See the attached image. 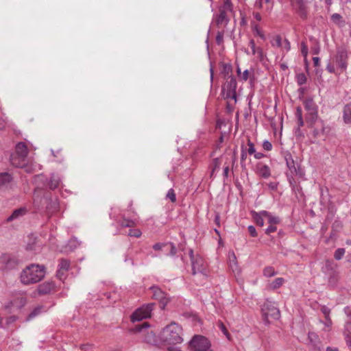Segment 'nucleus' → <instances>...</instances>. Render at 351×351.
Wrapping results in <instances>:
<instances>
[{"mask_svg":"<svg viewBox=\"0 0 351 351\" xmlns=\"http://www.w3.org/2000/svg\"><path fill=\"white\" fill-rule=\"evenodd\" d=\"M237 83L236 78L230 75L226 79V82L222 86L221 95L224 99H234L237 101Z\"/></svg>","mask_w":351,"mask_h":351,"instance_id":"nucleus-3","label":"nucleus"},{"mask_svg":"<svg viewBox=\"0 0 351 351\" xmlns=\"http://www.w3.org/2000/svg\"><path fill=\"white\" fill-rule=\"evenodd\" d=\"M60 180L58 178H56L53 174L51 175L49 182L48 183V186L50 189H56L59 186Z\"/></svg>","mask_w":351,"mask_h":351,"instance_id":"nucleus-32","label":"nucleus"},{"mask_svg":"<svg viewBox=\"0 0 351 351\" xmlns=\"http://www.w3.org/2000/svg\"><path fill=\"white\" fill-rule=\"evenodd\" d=\"M335 263L332 260H326L325 263L324 269L326 270V272L328 274L329 272L335 271Z\"/></svg>","mask_w":351,"mask_h":351,"instance_id":"nucleus-41","label":"nucleus"},{"mask_svg":"<svg viewBox=\"0 0 351 351\" xmlns=\"http://www.w3.org/2000/svg\"><path fill=\"white\" fill-rule=\"evenodd\" d=\"M248 232L251 237H257V232L254 226H249L247 227Z\"/></svg>","mask_w":351,"mask_h":351,"instance_id":"nucleus-58","label":"nucleus"},{"mask_svg":"<svg viewBox=\"0 0 351 351\" xmlns=\"http://www.w3.org/2000/svg\"><path fill=\"white\" fill-rule=\"evenodd\" d=\"M272 144L269 141H264L263 143V148L265 151H271L272 149Z\"/></svg>","mask_w":351,"mask_h":351,"instance_id":"nucleus-56","label":"nucleus"},{"mask_svg":"<svg viewBox=\"0 0 351 351\" xmlns=\"http://www.w3.org/2000/svg\"><path fill=\"white\" fill-rule=\"evenodd\" d=\"M294 134L297 138H304V134L301 130V129L300 128H295Z\"/></svg>","mask_w":351,"mask_h":351,"instance_id":"nucleus-53","label":"nucleus"},{"mask_svg":"<svg viewBox=\"0 0 351 351\" xmlns=\"http://www.w3.org/2000/svg\"><path fill=\"white\" fill-rule=\"evenodd\" d=\"M167 243H156L153 245V249L154 250H162L163 248H166Z\"/></svg>","mask_w":351,"mask_h":351,"instance_id":"nucleus-55","label":"nucleus"},{"mask_svg":"<svg viewBox=\"0 0 351 351\" xmlns=\"http://www.w3.org/2000/svg\"><path fill=\"white\" fill-rule=\"evenodd\" d=\"M348 53L343 47H338L335 55V62L341 70H345L348 65Z\"/></svg>","mask_w":351,"mask_h":351,"instance_id":"nucleus-12","label":"nucleus"},{"mask_svg":"<svg viewBox=\"0 0 351 351\" xmlns=\"http://www.w3.org/2000/svg\"><path fill=\"white\" fill-rule=\"evenodd\" d=\"M301 53L304 58L308 55V47L304 41H302L301 43Z\"/></svg>","mask_w":351,"mask_h":351,"instance_id":"nucleus-52","label":"nucleus"},{"mask_svg":"<svg viewBox=\"0 0 351 351\" xmlns=\"http://www.w3.org/2000/svg\"><path fill=\"white\" fill-rule=\"evenodd\" d=\"M229 173H230V167L227 163H225V166L223 167V176L225 179H227L229 178Z\"/></svg>","mask_w":351,"mask_h":351,"instance_id":"nucleus-60","label":"nucleus"},{"mask_svg":"<svg viewBox=\"0 0 351 351\" xmlns=\"http://www.w3.org/2000/svg\"><path fill=\"white\" fill-rule=\"evenodd\" d=\"M141 234V231L139 229H130L128 232V236L136 238L140 237Z\"/></svg>","mask_w":351,"mask_h":351,"instance_id":"nucleus-48","label":"nucleus"},{"mask_svg":"<svg viewBox=\"0 0 351 351\" xmlns=\"http://www.w3.org/2000/svg\"><path fill=\"white\" fill-rule=\"evenodd\" d=\"M119 225L121 228H132L134 226L135 223L131 219L123 218L121 221H120Z\"/></svg>","mask_w":351,"mask_h":351,"instance_id":"nucleus-38","label":"nucleus"},{"mask_svg":"<svg viewBox=\"0 0 351 351\" xmlns=\"http://www.w3.org/2000/svg\"><path fill=\"white\" fill-rule=\"evenodd\" d=\"M292 190L296 194H300L301 196L304 195L303 192H302V189L301 186L299 184H295V186H293Z\"/></svg>","mask_w":351,"mask_h":351,"instance_id":"nucleus-59","label":"nucleus"},{"mask_svg":"<svg viewBox=\"0 0 351 351\" xmlns=\"http://www.w3.org/2000/svg\"><path fill=\"white\" fill-rule=\"evenodd\" d=\"M149 327V325L148 322H145L142 324L136 325L134 329H138V330L146 329Z\"/></svg>","mask_w":351,"mask_h":351,"instance_id":"nucleus-63","label":"nucleus"},{"mask_svg":"<svg viewBox=\"0 0 351 351\" xmlns=\"http://www.w3.org/2000/svg\"><path fill=\"white\" fill-rule=\"evenodd\" d=\"M66 272V271H63V270L60 269V268H58L57 271H56V276H57V278H59L61 280H63L64 278Z\"/></svg>","mask_w":351,"mask_h":351,"instance_id":"nucleus-61","label":"nucleus"},{"mask_svg":"<svg viewBox=\"0 0 351 351\" xmlns=\"http://www.w3.org/2000/svg\"><path fill=\"white\" fill-rule=\"evenodd\" d=\"M12 154L20 156L22 158L27 157L28 154V149L26 144L23 142L18 143L15 147V152Z\"/></svg>","mask_w":351,"mask_h":351,"instance_id":"nucleus-20","label":"nucleus"},{"mask_svg":"<svg viewBox=\"0 0 351 351\" xmlns=\"http://www.w3.org/2000/svg\"><path fill=\"white\" fill-rule=\"evenodd\" d=\"M284 49H285L287 51L290 50L291 49V44L290 42L287 39H285L282 42V46Z\"/></svg>","mask_w":351,"mask_h":351,"instance_id":"nucleus-64","label":"nucleus"},{"mask_svg":"<svg viewBox=\"0 0 351 351\" xmlns=\"http://www.w3.org/2000/svg\"><path fill=\"white\" fill-rule=\"evenodd\" d=\"M322 313L324 314V315H325V317H326V319L327 322H328L329 324H330V323H331V322H330V319H329V314H330V309H329V308H327V307H326V306H323V307L322 308Z\"/></svg>","mask_w":351,"mask_h":351,"instance_id":"nucleus-54","label":"nucleus"},{"mask_svg":"<svg viewBox=\"0 0 351 351\" xmlns=\"http://www.w3.org/2000/svg\"><path fill=\"white\" fill-rule=\"evenodd\" d=\"M303 104L304 106V109L307 111V112L318 110V106L315 103L312 97L306 98L303 101Z\"/></svg>","mask_w":351,"mask_h":351,"instance_id":"nucleus-24","label":"nucleus"},{"mask_svg":"<svg viewBox=\"0 0 351 351\" xmlns=\"http://www.w3.org/2000/svg\"><path fill=\"white\" fill-rule=\"evenodd\" d=\"M343 119L346 123H351V104H346L343 110Z\"/></svg>","mask_w":351,"mask_h":351,"instance_id":"nucleus-28","label":"nucleus"},{"mask_svg":"<svg viewBox=\"0 0 351 351\" xmlns=\"http://www.w3.org/2000/svg\"><path fill=\"white\" fill-rule=\"evenodd\" d=\"M146 333L144 335L145 341L147 343L160 346L162 345V338L165 332H170L169 330H145Z\"/></svg>","mask_w":351,"mask_h":351,"instance_id":"nucleus-6","label":"nucleus"},{"mask_svg":"<svg viewBox=\"0 0 351 351\" xmlns=\"http://www.w3.org/2000/svg\"><path fill=\"white\" fill-rule=\"evenodd\" d=\"M27 213V209L25 208H19L17 209H15L12 213L9 216L6 221L8 222L12 221L15 219H19V217L25 215Z\"/></svg>","mask_w":351,"mask_h":351,"instance_id":"nucleus-21","label":"nucleus"},{"mask_svg":"<svg viewBox=\"0 0 351 351\" xmlns=\"http://www.w3.org/2000/svg\"><path fill=\"white\" fill-rule=\"evenodd\" d=\"M249 46L252 49V53L253 55L257 53L260 58L263 57V49L261 47H256L255 41L254 39H250L249 41Z\"/></svg>","mask_w":351,"mask_h":351,"instance_id":"nucleus-29","label":"nucleus"},{"mask_svg":"<svg viewBox=\"0 0 351 351\" xmlns=\"http://www.w3.org/2000/svg\"><path fill=\"white\" fill-rule=\"evenodd\" d=\"M345 252H346V250L344 248H338L335 250V252L334 253V258L337 261H339L343 257Z\"/></svg>","mask_w":351,"mask_h":351,"instance_id":"nucleus-44","label":"nucleus"},{"mask_svg":"<svg viewBox=\"0 0 351 351\" xmlns=\"http://www.w3.org/2000/svg\"><path fill=\"white\" fill-rule=\"evenodd\" d=\"M192 274L194 276L197 273L207 276V264L199 255L191 261Z\"/></svg>","mask_w":351,"mask_h":351,"instance_id":"nucleus-9","label":"nucleus"},{"mask_svg":"<svg viewBox=\"0 0 351 351\" xmlns=\"http://www.w3.org/2000/svg\"><path fill=\"white\" fill-rule=\"evenodd\" d=\"M256 173L263 178L267 179L271 176L270 168L268 165L258 162L256 165Z\"/></svg>","mask_w":351,"mask_h":351,"instance_id":"nucleus-15","label":"nucleus"},{"mask_svg":"<svg viewBox=\"0 0 351 351\" xmlns=\"http://www.w3.org/2000/svg\"><path fill=\"white\" fill-rule=\"evenodd\" d=\"M232 67L230 64H223L221 73L224 75V77L226 79L230 75H232Z\"/></svg>","mask_w":351,"mask_h":351,"instance_id":"nucleus-34","label":"nucleus"},{"mask_svg":"<svg viewBox=\"0 0 351 351\" xmlns=\"http://www.w3.org/2000/svg\"><path fill=\"white\" fill-rule=\"evenodd\" d=\"M296 80L298 85L302 86L306 83L307 78L304 73H299L296 75Z\"/></svg>","mask_w":351,"mask_h":351,"instance_id":"nucleus-42","label":"nucleus"},{"mask_svg":"<svg viewBox=\"0 0 351 351\" xmlns=\"http://www.w3.org/2000/svg\"><path fill=\"white\" fill-rule=\"evenodd\" d=\"M184 317H186L189 322L193 323L194 327L201 326L202 324V319L194 313L186 312L184 313Z\"/></svg>","mask_w":351,"mask_h":351,"instance_id":"nucleus-17","label":"nucleus"},{"mask_svg":"<svg viewBox=\"0 0 351 351\" xmlns=\"http://www.w3.org/2000/svg\"><path fill=\"white\" fill-rule=\"evenodd\" d=\"M170 332H165L163 338H162V345H171L180 343L182 338L176 332V330H169Z\"/></svg>","mask_w":351,"mask_h":351,"instance_id":"nucleus-11","label":"nucleus"},{"mask_svg":"<svg viewBox=\"0 0 351 351\" xmlns=\"http://www.w3.org/2000/svg\"><path fill=\"white\" fill-rule=\"evenodd\" d=\"M247 145L248 148H247V152L250 155H253L255 154L256 149L254 147V144L251 141L250 138L247 137Z\"/></svg>","mask_w":351,"mask_h":351,"instance_id":"nucleus-43","label":"nucleus"},{"mask_svg":"<svg viewBox=\"0 0 351 351\" xmlns=\"http://www.w3.org/2000/svg\"><path fill=\"white\" fill-rule=\"evenodd\" d=\"M308 343L307 344L311 346L313 351H322L324 348L319 336L313 331H310L308 333Z\"/></svg>","mask_w":351,"mask_h":351,"instance_id":"nucleus-13","label":"nucleus"},{"mask_svg":"<svg viewBox=\"0 0 351 351\" xmlns=\"http://www.w3.org/2000/svg\"><path fill=\"white\" fill-rule=\"evenodd\" d=\"M12 176L8 172L0 173V186H6L12 180Z\"/></svg>","mask_w":351,"mask_h":351,"instance_id":"nucleus-27","label":"nucleus"},{"mask_svg":"<svg viewBox=\"0 0 351 351\" xmlns=\"http://www.w3.org/2000/svg\"><path fill=\"white\" fill-rule=\"evenodd\" d=\"M215 21L217 26L222 25L223 23L226 25L229 22V18L228 17L227 12H224L223 10H219V14L215 16Z\"/></svg>","mask_w":351,"mask_h":351,"instance_id":"nucleus-18","label":"nucleus"},{"mask_svg":"<svg viewBox=\"0 0 351 351\" xmlns=\"http://www.w3.org/2000/svg\"><path fill=\"white\" fill-rule=\"evenodd\" d=\"M328 282L332 285H336L339 280L337 272L336 271H332V272H329L328 274Z\"/></svg>","mask_w":351,"mask_h":351,"instance_id":"nucleus-36","label":"nucleus"},{"mask_svg":"<svg viewBox=\"0 0 351 351\" xmlns=\"http://www.w3.org/2000/svg\"><path fill=\"white\" fill-rule=\"evenodd\" d=\"M54 284L51 282H45L40 284L38 287V292L40 295L49 293L54 289Z\"/></svg>","mask_w":351,"mask_h":351,"instance_id":"nucleus-19","label":"nucleus"},{"mask_svg":"<svg viewBox=\"0 0 351 351\" xmlns=\"http://www.w3.org/2000/svg\"><path fill=\"white\" fill-rule=\"evenodd\" d=\"M263 313V322L265 326H269L271 321L269 318L277 320L280 317L279 309L271 302L267 301L261 308Z\"/></svg>","mask_w":351,"mask_h":351,"instance_id":"nucleus-2","label":"nucleus"},{"mask_svg":"<svg viewBox=\"0 0 351 351\" xmlns=\"http://www.w3.org/2000/svg\"><path fill=\"white\" fill-rule=\"evenodd\" d=\"M343 227L342 223L339 220H335L332 225V230L335 232H338Z\"/></svg>","mask_w":351,"mask_h":351,"instance_id":"nucleus-47","label":"nucleus"},{"mask_svg":"<svg viewBox=\"0 0 351 351\" xmlns=\"http://www.w3.org/2000/svg\"><path fill=\"white\" fill-rule=\"evenodd\" d=\"M19 264V260L14 256L4 254L0 256V265L2 269H14Z\"/></svg>","mask_w":351,"mask_h":351,"instance_id":"nucleus-10","label":"nucleus"},{"mask_svg":"<svg viewBox=\"0 0 351 351\" xmlns=\"http://www.w3.org/2000/svg\"><path fill=\"white\" fill-rule=\"evenodd\" d=\"M149 290L153 293L152 298L158 300L161 309H165V306L171 300L167 293L156 285H153L149 287Z\"/></svg>","mask_w":351,"mask_h":351,"instance_id":"nucleus-7","label":"nucleus"},{"mask_svg":"<svg viewBox=\"0 0 351 351\" xmlns=\"http://www.w3.org/2000/svg\"><path fill=\"white\" fill-rule=\"evenodd\" d=\"M285 281L283 278H277L269 284V288L271 290H276L280 288L284 284Z\"/></svg>","mask_w":351,"mask_h":351,"instance_id":"nucleus-30","label":"nucleus"},{"mask_svg":"<svg viewBox=\"0 0 351 351\" xmlns=\"http://www.w3.org/2000/svg\"><path fill=\"white\" fill-rule=\"evenodd\" d=\"M190 345L195 351H207L210 346L208 339L202 335H195Z\"/></svg>","mask_w":351,"mask_h":351,"instance_id":"nucleus-8","label":"nucleus"},{"mask_svg":"<svg viewBox=\"0 0 351 351\" xmlns=\"http://www.w3.org/2000/svg\"><path fill=\"white\" fill-rule=\"evenodd\" d=\"M166 250H169V252L167 254V256H173L177 253V248L174 243L171 242H168L166 244Z\"/></svg>","mask_w":351,"mask_h":351,"instance_id":"nucleus-35","label":"nucleus"},{"mask_svg":"<svg viewBox=\"0 0 351 351\" xmlns=\"http://www.w3.org/2000/svg\"><path fill=\"white\" fill-rule=\"evenodd\" d=\"M318 118V110L308 112L305 115L306 121L308 124H309L310 127H312L313 125L315 123Z\"/></svg>","mask_w":351,"mask_h":351,"instance_id":"nucleus-26","label":"nucleus"},{"mask_svg":"<svg viewBox=\"0 0 351 351\" xmlns=\"http://www.w3.org/2000/svg\"><path fill=\"white\" fill-rule=\"evenodd\" d=\"M252 30L256 36H258L263 40H265V36L264 34L261 31L258 25H257V24L253 25Z\"/></svg>","mask_w":351,"mask_h":351,"instance_id":"nucleus-45","label":"nucleus"},{"mask_svg":"<svg viewBox=\"0 0 351 351\" xmlns=\"http://www.w3.org/2000/svg\"><path fill=\"white\" fill-rule=\"evenodd\" d=\"M295 115V117L297 119L303 118L302 117V110L300 106H298L296 108Z\"/></svg>","mask_w":351,"mask_h":351,"instance_id":"nucleus-62","label":"nucleus"},{"mask_svg":"<svg viewBox=\"0 0 351 351\" xmlns=\"http://www.w3.org/2000/svg\"><path fill=\"white\" fill-rule=\"evenodd\" d=\"M12 165L18 168H23L27 164V157H21L17 155L12 154L10 156Z\"/></svg>","mask_w":351,"mask_h":351,"instance_id":"nucleus-16","label":"nucleus"},{"mask_svg":"<svg viewBox=\"0 0 351 351\" xmlns=\"http://www.w3.org/2000/svg\"><path fill=\"white\" fill-rule=\"evenodd\" d=\"M276 274H277V272L275 271V269L271 266L266 267L263 269V275L265 277H272Z\"/></svg>","mask_w":351,"mask_h":351,"instance_id":"nucleus-37","label":"nucleus"},{"mask_svg":"<svg viewBox=\"0 0 351 351\" xmlns=\"http://www.w3.org/2000/svg\"><path fill=\"white\" fill-rule=\"evenodd\" d=\"M310 40L311 41H313V44H314L313 47H312V48H311L313 53L315 55L319 54V53L320 51V47H319V41L313 37H311Z\"/></svg>","mask_w":351,"mask_h":351,"instance_id":"nucleus-40","label":"nucleus"},{"mask_svg":"<svg viewBox=\"0 0 351 351\" xmlns=\"http://www.w3.org/2000/svg\"><path fill=\"white\" fill-rule=\"evenodd\" d=\"M251 215L257 226L261 227L263 226L264 218H265V215L262 214V210L260 212L252 210Z\"/></svg>","mask_w":351,"mask_h":351,"instance_id":"nucleus-23","label":"nucleus"},{"mask_svg":"<svg viewBox=\"0 0 351 351\" xmlns=\"http://www.w3.org/2000/svg\"><path fill=\"white\" fill-rule=\"evenodd\" d=\"M284 158L286 161L287 166L289 171H291V173L292 174L298 175L300 177H302L303 173L302 172V170L300 168L296 167L292 154L289 152H286L284 154Z\"/></svg>","mask_w":351,"mask_h":351,"instance_id":"nucleus-14","label":"nucleus"},{"mask_svg":"<svg viewBox=\"0 0 351 351\" xmlns=\"http://www.w3.org/2000/svg\"><path fill=\"white\" fill-rule=\"evenodd\" d=\"M219 10H223L224 12H232V3L230 0H223V5Z\"/></svg>","mask_w":351,"mask_h":351,"instance_id":"nucleus-39","label":"nucleus"},{"mask_svg":"<svg viewBox=\"0 0 351 351\" xmlns=\"http://www.w3.org/2000/svg\"><path fill=\"white\" fill-rule=\"evenodd\" d=\"M166 197L169 198L171 202H175L176 201V195L173 189H170L168 191Z\"/></svg>","mask_w":351,"mask_h":351,"instance_id":"nucleus-51","label":"nucleus"},{"mask_svg":"<svg viewBox=\"0 0 351 351\" xmlns=\"http://www.w3.org/2000/svg\"><path fill=\"white\" fill-rule=\"evenodd\" d=\"M221 165V157L215 158L213 160L212 162L209 165L210 169V178L215 177V172L219 171Z\"/></svg>","mask_w":351,"mask_h":351,"instance_id":"nucleus-22","label":"nucleus"},{"mask_svg":"<svg viewBox=\"0 0 351 351\" xmlns=\"http://www.w3.org/2000/svg\"><path fill=\"white\" fill-rule=\"evenodd\" d=\"M247 156V147L242 143L241 145V162L245 161Z\"/></svg>","mask_w":351,"mask_h":351,"instance_id":"nucleus-46","label":"nucleus"},{"mask_svg":"<svg viewBox=\"0 0 351 351\" xmlns=\"http://www.w3.org/2000/svg\"><path fill=\"white\" fill-rule=\"evenodd\" d=\"M224 31H219L216 36V43L221 45L223 43Z\"/></svg>","mask_w":351,"mask_h":351,"instance_id":"nucleus-50","label":"nucleus"},{"mask_svg":"<svg viewBox=\"0 0 351 351\" xmlns=\"http://www.w3.org/2000/svg\"><path fill=\"white\" fill-rule=\"evenodd\" d=\"M58 268L67 271L70 268V261L65 258H61L59 261Z\"/></svg>","mask_w":351,"mask_h":351,"instance_id":"nucleus-33","label":"nucleus"},{"mask_svg":"<svg viewBox=\"0 0 351 351\" xmlns=\"http://www.w3.org/2000/svg\"><path fill=\"white\" fill-rule=\"evenodd\" d=\"M262 214L265 215V218L267 219L269 224L278 225L281 222V219L279 217L273 215L267 210H262Z\"/></svg>","mask_w":351,"mask_h":351,"instance_id":"nucleus-25","label":"nucleus"},{"mask_svg":"<svg viewBox=\"0 0 351 351\" xmlns=\"http://www.w3.org/2000/svg\"><path fill=\"white\" fill-rule=\"evenodd\" d=\"M43 306H38L34 308L32 310V311L27 317L26 321H29L32 319L36 317L37 315H38L39 314H40L41 312L43 311Z\"/></svg>","mask_w":351,"mask_h":351,"instance_id":"nucleus-31","label":"nucleus"},{"mask_svg":"<svg viewBox=\"0 0 351 351\" xmlns=\"http://www.w3.org/2000/svg\"><path fill=\"white\" fill-rule=\"evenodd\" d=\"M45 275L44 265L32 264L26 267L21 274V281L23 285L34 284L40 281Z\"/></svg>","mask_w":351,"mask_h":351,"instance_id":"nucleus-1","label":"nucleus"},{"mask_svg":"<svg viewBox=\"0 0 351 351\" xmlns=\"http://www.w3.org/2000/svg\"><path fill=\"white\" fill-rule=\"evenodd\" d=\"M346 343L348 346V347L351 349V333L350 330H348L344 333Z\"/></svg>","mask_w":351,"mask_h":351,"instance_id":"nucleus-57","label":"nucleus"},{"mask_svg":"<svg viewBox=\"0 0 351 351\" xmlns=\"http://www.w3.org/2000/svg\"><path fill=\"white\" fill-rule=\"evenodd\" d=\"M155 305L156 304L154 302L148 303L136 309L130 316L131 322L134 323L151 317Z\"/></svg>","mask_w":351,"mask_h":351,"instance_id":"nucleus-4","label":"nucleus"},{"mask_svg":"<svg viewBox=\"0 0 351 351\" xmlns=\"http://www.w3.org/2000/svg\"><path fill=\"white\" fill-rule=\"evenodd\" d=\"M293 10L303 20L308 17V0H289Z\"/></svg>","mask_w":351,"mask_h":351,"instance_id":"nucleus-5","label":"nucleus"},{"mask_svg":"<svg viewBox=\"0 0 351 351\" xmlns=\"http://www.w3.org/2000/svg\"><path fill=\"white\" fill-rule=\"evenodd\" d=\"M277 225L269 224V226L265 230V233L267 235H271V233L278 231Z\"/></svg>","mask_w":351,"mask_h":351,"instance_id":"nucleus-49","label":"nucleus"}]
</instances>
